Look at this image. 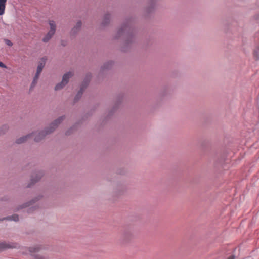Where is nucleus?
<instances>
[{"mask_svg": "<svg viewBox=\"0 0 259 259\" xmlns=\"http://www.w3.org/2000/svg\"><path fill=\"white\" fill-rule=\"evenodd\" d=\"M134 22L133 18L126 19L115 36V39L123 37L124 42L121 49L123 52L127 51L131 45L135 41L136 30L134 27Z\"/></svg>", "mask_w": 259, "mask_h": 259, "instance_id": "obj_1", "label": "nucleus"}, {"mask_svg": "<svg viewBox=\"0 0 259 259\" xmlns=\"http://www.w3.org/2000/svg\"><path fill=\"white\" fill-rule=\"evenodd\" d=\"M65 116H61L55 120L53 122H52L49 127H47L45 130L40 131L38 133H32V137H34V140L35 142H38L40 141L44 137L52 133L57 127L64 120Z\"/></svg>", "mask_w": 259, "mask_h": 259, "instance_id": "obj_2", "label": "nucleus"}, {"mask_svg": "<svg viewBox=\"0 0 259 259\" xmlns=\"http://www.w3.org/2000/svg\"><path fill=\"white\" fill-rule=\"evenodd\" d=\"M73 75V72L71 71H68V72L65 73L63 76L61 82L57 83L55 87V90L58 91L62 89L65 85L68 83L69 79L71 78Z\"/></svg>", "mask_w": 259, "mask_h": 259, "instance_id": "obj_3", "label": "nucleus"}, {"mask_svg": "<svg viewBox=\"0 0 259 259\" xmlns=\"http://www.w3.org/2000/svg\"><path fill=\"white\" fill-rule=\"evenodd\" d=\"M133 238V233L131 230H124L120 237V242L121 243L124 244L129 243Z\"/></svg>", "mask_w": 259, "mask_h": 259, "instance_id": "obj_4", "label": "nucleus"}, {"mask_svg": "<svg viewBox=\"0 0 259 259\" xmlns=\"http://www.w3.org/2000/svg\"><path fill=\"white\" fill-rule=\"evenodd\" d=\"M29 251L32 253L31 255L34 259H47V256L41 255L39 254H35V253L39 252L41 249V247L40 245H36L33 247H30L27 248Z\"/></svg>", "mask_w": 259, "mask_h": 259, "instance_id": "obj_5", "label": "nucleus"}, {"mask_svg": "<svg viewBox=\"0 0 259 259\" xmlns=\"http://www.w3.org/2000/svg\"><path fill=\"white\" fill-rule=\"evenodd\" d=\"M19 245L17 243L10 242H0V251L7 249L19 248Z\"/></svg>", "mask_w": 259, "mask_h": 259, "instance_id": "obj_6", "label": "nucleus"}, {"mask_svg": "<svg viewBox=\"0 0 259 259\" xmlns=\"http://www.w3.org/2000/svg\"><path fill=\"white\" fill-rule=\"evenodd\" d=\"M44 172L42 171H36L33 173L31 177V183L27 185V187H30L32 185L34 184L40 180Z\"/></svg>", "mask_w": 259, "mask_h": 259, "instance_id": "obj_7", "label": "nucleus"}, {"mask_svg": "<svg viewBox=\"0 0 259 259\" xmlns=\"http://www.w3.org/2000/svg\"><path fill=\"white\" fill-rule=\"evenodd\" d=\"M91 77L92 75L91 73H88L87 74L84 79H83L82 83L80 85L81 88L83 89L84 90H85L87 88V86L88 85L90 81Z\"/></svg>", "mask_w": 259, "mask_h": 259, "instance_id": "obj_8", "label": "nucleus"}, {"mask_svg": "<svg viewBox=\"0 0 259 259\" xmlns=\"http://www.w3.org/2000/svg\"><path fill=\"white\" fill-rule=\"evenodd\" d=\"M81 25V21L80 20L78 21L75 26L71 29V35H75L79 31Z\"/></svg>", "mask_w": 259, "mask_h": 259, "instance_id": "obj_9", "label": "nucleus"}, {"mask_svg": "<svg viewBox=\"0 0 259 259\" xmlns=\"http://www.w3.org/2000/svg\"><path fill=\"white\" fill-rule=\"evenodd\" d=\"M157 0H150L148 7L146 8V12L148 14L152 13L155 8Z\"/></svg>", "mask_w": 259, "mask_h": 259, "instance_id": "obj_10", "label": "nucleus"}, {"mask_svg": "<svg viewBox=\"0 0 259 259\" xmlns=\"http://www.w3.org/2000/svg\"><path fill=\"white\" fill-rule=\"evenodd\" d=\"M41 197H42L41 196H39L35 198V199H32V200L30 201L29 202L23 204V205L20 206L18 208V210L19 209H22V208H26L27 207L30 206L31 205H32L35 202H36L38 200H39Z\"/></svg>", "mask_w": 259, "mask_h": 259, "instance_id": "obj_11", "label": "nucleus"}, {"mask_svg": "<svg viewBox=\"0 0 259 259\" xmlns=\"http://www.w3.org/2000/svg\"><path fill=\"white\" fill-rule=\"evenodd\" d=\"M114 62L112 61H110L106 62L101 68V72H103L105 71L109 70L111 68L113 65Z\"/></svg>", "mask_w": 259, "mask_h": 259, "instance_id": "obj_12", "label": "nucleus"}, {"mask_svg": "<svg viewBox=\"0 0 259 259\" xmlns=\"http://www.w3.org/2000/svg\"><path fill=\"white\" fill-rule=\"evenodd\" d=\"M110 18L111 16L110 14L107 13L105 14L103 17V21L101 23L102 26L103 27L107 26L110 23Z\"/></svg>", "mask_w": 259, "mask_h": 259, "instance_id": "obj_13", "label": "nucleus"}, {"mask_svg": "<svg viewBox=\"0 0 259 259\" xmlns=\"http://www.w3.org/2000/svg\"><path fill=\"white\" fill-rule=\"evenodd\" d=\"M46 60V58H42L41 59V62L39 63L38 66L37 67V70H36V73H37V74H40V73L41 72V71L45 66Z\"/></svg>", "mask_w": 259, "mask_h": 259, "instance_id": "obj_14", "label": "nucleus"}, {"mask_svg": "<svg viewBox=\"0 0 259 259\" xmlns=\"http://www.w3.org/2000/svg\"><path fill=\"white\" fill-rule=\"evenodd\" d=\"M32 134H29L26 136H23L17 139L16 141V143L17 144H21L25 142L28 138L31 137Z\"/></svg>", "mask_w": 259, "mask_h": 259, "instance_id": "obj_15", "label": "nucleus"}, {"mask_svg": "<svg viewBox=\"0 0 259 259\" xmlns=\"http://www.w3.org/2000/svg\"><path fill=\"white\" fill-rule=\"evenodd\" d=\"M4 220H7L9 221H14L17 222L19 221V215L17 214H14L12 215L8 216L6 218L1 219H0V221H3Z\"/></svg>", "mask_w": 259, "mask_h": 259, "instance_id": "obj_16", "label": "nucleus"}, {"mask_svg": "<svg viewBox=\"0 0 259 259\" xmlns=\"http://www.w3.org/2000/svg\"><path fill=\"white\" fill-rule=\"evenodd\" d=\"M55 33L49 31L47 34L42 38V41L44 42H48L53 37Z\"/></svg>", "mask_w": 259, "mask_h": 259, "instance_id": "obj_17", "label": "nucleus"}, {"mask_svg": "<svg viewBox=\"0 0 259 259\" xmlns=\"http://www.w3.org/2000/svg\"><path fill=\"white\" fill-rule=\"evenodd\" d=\"M84 90L83 89L80 88V90L74 97V103L77 102L80 99Z\"/></svg>", "mask_w": 259, "mask_h": 259, "instance_id": "obj_18", "label": "nucleus"}, {"mask_svg": "<svg viewBox=\"0 0 259 259\" xmlns=\"http://www.w3.org/2000/svg\"><path fill=\"white\" fill-rule=\"evenodd\" d=\"M48 23L50 27V30L49 31L55 33L56 29V25L55 21L53 20H49Z\"/></svg>", "mask_w": 259, "mask_h": 259, "instance_id": "obj_19", "label": "nucleus"}, {"mask_svg": "<svg viewBox=\"0 0 259 259\" xmlns=\"http://www.w3.org/2000/svg\"><path fill=\"white\" fill-rule=\"evenodd\" d=\"M9 129V126L5 124L0 128V136L4 135Z\"/></svg>", "mask_w": 259, "mask_h": 259, "instance_id": "obj_20", "label": "nucleus"}, {"mask_svg": "<svg viewBox=\"0 0 259 259\" xmlns=\"http://www.w3.org/2000/svg\"><path fill=\"white\" fill-rule=\"evenodd\" d=\"M122 98V96L120 98V96H119V99H118V100L117 102V104L115 105V106L114 107V108H113V110L111 111L110 112V113H109V116H111L113 114V112H114V111L115 110V109L117 108V105L121 103V98Z\"/></svg>", "mask_w": 259, "mask_h": 259, "instance_id": "obj_21", "label": "nucleus"}, {"mask_svg": "<svg viewBox=\"0 0 259 259\" xmlns=\"http://www.w3.org/2000/svg\"><path fill=\"white\" fill-rule=\"evenodd\" d=\"M253 55L256 60L259 59V45L257 49L254 50L253 52Z\"/></svg>", "mask_w": 259, "mask_h": 259, "instance_id": "obj_22", "label": "nucleus"}, {"mask_svg": "<svg viewBox=\"0 0 259 259\" xmlns=\"http://www.w3.org/2000/svg\"><path fill=\"white\" fill-rule=\"evenodd\" d=\"M38 207L36 205L31 206L28 208L27 212L28 213H32L34 210H36V209Z\"/></svg>", "mask_w": 259, "mask_h": 259, "instance_id": "obj_23", "label": "nucleus"}, {"mask_svg": "<svg viewBox=\"0 0 259 259\" xmlns=\"http://www.w3.org/2000/svg\"><path fill=\"white\" fill-rule=\"evenodd\" d=\"M76 125H74V126H73L72 127H71L69 130H68L66 133H65V135H69L71 134V133L72 132L73 130H74L75 129V128L76 127Z\"/></svg>", "mask_w": 259, "mask_h": 259, "instance_id": "obj_24", "label": "nucleus"}, {"mask_svg": "<svg viewBox=\"0 0 259 259\" xmlns=\"http://www.w3.org/2000/svg\"><path fill=\"white\" fill-rule=\"evenodd\" d=\"M5 6H0V15H2L5 13Z\"/></svg>", "mask_w": 259, "mask_h": 259, "instance_id": "obj_25", "label": "nucleus"}, {"mask_svg": "<svg viewBox=\"0 0 259 259\" xmlns=\"http://www.w3.org/2000/svg\"><path fill=\"white\" fill-rule=\"evenodd\" d=\"M5 42L8 46L11 47L13 46V43L10 40L8 39H5Z\"/></svg>", "mask_w": 259, "mask_h": 259, "instance_id": "obj_26", "label": "nucleus"}, {"mask_svg": "<svg viewBox=\"0 0 259 259\" xmlns=\"http://www.w3.org/2000/svg\"><path fill=\"white\" fill-rule=\"evenodd\" d=\"M37 81L34 80L33 79L32 80V82L31 84V85H30V90H32L33 88H34V87L36 85V83H37Z\"/></svg>", "mask_w": 259, "mask_h": 259, "instance_id": "obj_27", "label": "nucleus"}, {"mask_svg": "<svg viewBox=\"0 0 259 259\" xmlns=\"http://www.w3.org/2000/svg\"><path fill=\"white\" fill-rule=\"evenodd\" d=\"M39 74H37V73H35V76H34L33 77V80L37 81L38 79V78H39Z\"/></svg>", "mask_w": 259, "mask_h": 259, "instance_id": "obj_28", "label": "nucleus"}, {"mask_svg": "<svg viewBox=\"0 0 259 259\" xmlns=\"http://www.w3.org/2000/svg\"><path fill=\"white\" fill-rule=\"evenodd\" d=\"M6 0H0V6H5Z\"/></svg>", "mask_w": 259, "mask_h": 259, "instance_id": "obj_29", "label": "nucleus"}, {"mask_svg": "<svg viewBox=\"0 0 259 259\" xmlns=\"http://www.w3.org/2000/svg\"><path fill=\"white\" fill-rule=\"evenodd\" d=\"M0 67L5 68L7 67H6V65H5L2 62L0 61Z\"/></svg>", "mask_w": 259, "mask_h": 259, "instance_id": "obj_30", "label": "nucleus"}, {"mask_svg": "<svg viewBox=\"0 0 259 259\" xmlns=\"http://www.w3.org/2000/svg\"><path fill=\"white\" fill-rule=\"evenodd\" d=\"M61 44L63 46H65L66 45V42L64 40H61Z\"/></svg>", "mask_w": 259, "mask_h": 259, "instance_id": "obj_31", "label": "nucleus"}, {"mask_svg": "<svg viewBox=\"0 0 259 259\" xmlns=\"http://www.w3.org/2000/svg\"><path fill=\"white\" fill-rule=\"evenodd\" d=\"M235 256L234 255H231L229 257H228L227 259H235Z\"/></svg>", "mask_w": 259, "mask_h": 259, "instance_id": "obj_32", "label": "nucleus"}, {"mask_svg": "<svg viewBox=\"0 0 259 259\" xmlns=\"http://www.w3.org/2000/svg\"><path fill=\"white\" fill-rule=\"evenodd\" d=\"M22 253L23 254H26V252H25L24 251H22Z\"/></svg>", "mask_w": 259, "mask_h": 259, "instance_id": "obj_33", "label": "nucleus"}]
</instances>
